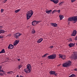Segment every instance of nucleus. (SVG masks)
Instances as JSON below:
<instances>
[{
  "mask_svg": "<svg viewBox=\"0 0 77 77\" xmlns=\"http://www.w3.org/2000/svg\"><path fill=\"white\" fill-rule=\"evenodd\" d=\"M33 14V12L32 10H30L27 12L26 16L27 20H29Z\"/></svg>",
  "mask_w": 77,
  "mask_h": 77,
  "instance_id": "1",
  "label": "nucleus"
},
{
  "mask_svg": "<svg viewBox=\"0 0 77 77\" xmlns=\"http://www.w3.org/2000/svg\"><path fill=\"white\" fill-rule=\"evenodd\" d=\"M31 65L30 64H28L27 65V68L24 69V71L26 73H29L30 72V69L31 68Z\"/></svg>",
  "mask_w": 77,
  "mask_h": 77,
  "instance_id": "2",
  "label": "nucleus"
},
{
  "mask_svg": "<svg viewBox=\"0 0 77 77\" xmlns=\"http://www.w3.org/2000/svg\"><path fill=\"white\" fill-rule=\"evenodd\" d=\"M68 21H74L75 23L77 21V16H73L71 17H69L68 18Z\"/></svg>",
  "mask_w": 77,
  "mask_h": 77,
  "instance_id": "3",
  "label": "nucleus"
},
{
  "mask_svg": "<svg viewBox=\"0 0 77 77\" xmlns=\"http://www.w3.org/2000/svg\"><path fill=\"white\" fill-rule=\"evenodd\" d=\"M63 67H68L71 65V61L70 60L68 61L65 63L63 64Z\"/></svg>",
  "mask_w": 77,
  "mask_h": 77,
  "instance_id": "4",
  "label": "nucleus"
},
{
  "mask_svg": "<svg viewBox=\"0 0 77 77\" xmlns=\"http://www.w3.org/2000/svg\"><path fill=\"white\" fill-rule=\"evenodd\" d=\"M56 57V55L54 54L48 56V58L49 59H54Z\"/></svg>",
  "mask_w": 77,
  "mask_h": 77,
  "instance_id": "5",
  "label": "nucleus"
},
{
  "mask_svg": "<svg viewBox=\"0 0 77 77\" xmlns=\"http://www.w3.org/2000/svg\"><path fill=\"white\" fill-rule=\"evenodd\" d=\"M21 35V33H20L19 32H17L16 33L14 34V36L15 38L17 39V38H18Z\"/></svg>",
  "mask_w": 77,
  "mask_h": 77,
  "instance_id": "6",
  "label": "nucleus"
},
{
  "mask_svg": "<svg viewBox=\"0 0 77 77\" xmlns=\"http://www.w3.org/2000/svg\"><path fill=\"white\" fill-rule=\"evenodd\" d=\"M73 57L74 59H77V53L76 52H74L73 54Z\"/></svg>",
  "mask_w": 77,
  "mask_h": 77,
  "instance_id": "7",
  "label": "nucleus"
},
{
  "mask_svg": "<svg viewBox=\"0 0 77 77\" xmlns=\"http://www.w3.org/2000/svg\"><path fill=\"white\" fill-rule=\"evenodd\" d=\"M20 41L19 40H16L13 43V45L14 46H15V45H17V44L19 43Z\"/></svg>",
  "mask_w": 77,
  "mask_h": 77,
  "instance_id": "8",
  "label": "nucleus"
},
{
  "mask_svg": "<svg viewBox=\"0 0 77 77\" xmlns=\"http://www.w3.org/2000/svg\"><path fill=\"white\" fill-rule=\"evenodd\" d=\"M13 48H14V45L11 44H10L8 47V48L10 49H13Z\"/></svg>",
  "mask_w": 77,
  "mask_h": 77,
  "instance_id": "9",
  "label": "nucleus"
},
{
  "mask_svg": "<svg viewBox=\"0 0 77 77\" xmlns=\"http://www.w3.org/2000/svg\"><path fill=\"white\" fill-rule=\"evenodd\" d=\"M51 2H52L54 3V4H57L59 2V0H51Z\"/></svg>",
  "mask_w": 77,
  "mask_h": 77,
  "instance_id": "10",
  "label": "nucleus"
},
{
  "mask_svg": "<svg viewBox=\"0 0 77 77\" xmlns=\"http://www.w3.org/2000/svg\"><path fill=\"white\" fill-rule=\"evenodd\" d=\"M55 73H56L55 71H50L49 72V74L51 75H54Z\"/></svg>",
  "mask_w": 77,
  "mask_h": 77,
  "instance_id": "11",
  "label": "nucleus"
},
{
  "mask_svg": "<svg viewBox=\"0 0 77 77\" xmlns=\"http://www.w3.org/2000/svg\"><path fill=\"white\" fill-rule=\"evenodd\" d=\"M76 33H77V31H76V30H74L73 31V33L72 34V36H75L76 35Z\"/></svg>",
  "mask_w": 77,
  "mask_h": 77,
  "instance_id": "12",
  "label": "nucleus"
},
{
  "mask_svg": "<svg viewBox=\"0 0 77 77\" xmlns=\"http://www.w3.org/2000/svg\"><path fill=\"white\" fill-rule=\"evenodd\" d=\"M51 24L53 27H56L57 26V24L56 23H52Z\"/></svg>",
  "mask_w": 77,
  "mask_h": 77,
  "instance_id": "13",
  "label": "nucleus"
},
{
  "mask_svg": "<svg viewBox=\"0 0 77 77\" xmlns=\"http://www.w3.org/2000/svg\"><path fill=\"white\" fill-rule=\"evenodd\" d=\"M68 45L69 47H72L74 46V44L72 43H71L69 44Z\"/></svg>",
  "mask_w": 77,
  "mask_h": 77,
  "instance_id": "14",
  "label": "nucleus"
},
{
  "mask_svg": "<svg viewBox=\"0 0 77 77\" xmlns=\"http://www.w3.org/2000/svg\"><path fill=\"white\" fill-rule=\"evenodd\" d=\"M43 40V38H40V39H39L37 41L38 43H41V42H42V41Z\"/></svg>",
  "mask_w": 77,
  "mask_h": 77,
  "instance_id": "15",
  "label": "nucleus"
},
{
  "mask_svg": "<svg viewBox=\"0 0 77 77\" xmlns=\"http://www.w3.org/2000/svg\"><path fill=\"white\" fill-rule=\"evenodd\" d=\"M52 11V10H50L49 11H46V13H47V14H49Z\"/></svg>",
  "mask_w": 77,
  "mask_h": 77,
  "instance_id": "16",
  "label": "nucleus"
},
{
  "mask_svg": "<svg viewBox=\"0 0 77 77\" xmlns=\"http://www.w3.org/2000/svg\"><path fill=\"white\" fill-rule=\"evenodd\" d=\"M32 26H35L36 24V21H35L32 22Z\"/></svg>",
  "mask_w": 77,
  "mask_h": 77,
  "instance_id": "17",
  "label": "nucleus"
},
{
  "mask_svg": "<svg viewBox=\"0 0 77 77\" xmlns=\"http://www.w3.org/2000/svg\"><path fill=\"white\" fill-rule=\"evenodd\" d=\"M59 17L60 18V20H62V18H63L64 17L63 15H60L59 16Z\"/></svg>",
  "mask_w": 77,
  "mask_h": 77,
  "instance_id": "18",
  "label": "nucleus"
},
{
  "mask_svg": "<svg viewBox=\"0 0 77 77\" xmlns=\"http://www.w3.org/2000/svg\"><path fill=\"white\" fill-rule=\"evenodd\" d=\"M5 53V49H3L2 50L1 52H0V54H1V53Z\"/></svg>",
  "mask_w": 77,
  "mask_h": 77,
  "instance_id": "19",
  "label": "nucleus"
},
{
  "mask_svg": "<svg viewBox=\"0 0 77 77\" xmlns=\"http://www.w3.org/2000/svg\"><path fill=\"white\" fill-rule=\"evenodd\" d=\"M5 31L2 30V29H0V34H1V33H5Z\"/></svg>",
  "mask_w": 77,
  "mask_h": 77,
  "instance_id": "20",
  "label": "nucleus"
},
{
  "mask_svg": "<svg viewBox=\"0 0 77 77\" xmlns=\"http://www.w3.org/2000/svg\"><path fill=\"white\" fill-rule=\"evenodd\" d=\"M13 71H10V72H7V74H13Z\"/></svg>",
  "mask_w": 77,
  "mask_h": 77,
  "instance_id": "21",
  "label": "nucleus"
},
{
  "mask_svg": "<svg viewBox=\"0 0 77 77\" xmlns=\"http://www.w3.org/2000/svg\"><path fill=\"white\" fill-rule=\"evenodd\" d=\"M65 57H66V56H65V55H63L62 59L63 60L65 59Z\"/></svg>",
  "mask_w": 77,
  "mask_h": 77,
  "instance_id": "22",
  "label": "nucleus"
},
{
  "mask_svg": "<svg viewBox=\"0 0 77 77\" xmlns=\"http://www.w3.org/2000/svg\"><path fill=\"white\" fill-rule=\"evenodd\" d=\"M21 10L20 9H19L18 10H16L15 11V12L16 13H17V12H18L20 11Z\"/></svg>",
  "mask_w": 77,
  "mask_h": 77,
  "instance_id": "23",
  "label": "nucleus"
},
{
  "mask_svg": "<svg viewBox=\"0 0 77 77\" xmlns=\"http://www.w3.org/2000/svg\"><path fill=\"white\" fill-rule=\"evenodd\" d=\"M63 3H64V2H61L59 4V5L60 6H62V5H63Z\"/></svg>",
  "mask_w": 77,
  "mask_h": 77,
  "instance_id": "24",
  "label": "nucleus"
},
{
  "mask_svg": "<svg viewBox=\"0 0 77 77\" xmlns=\"http://www.w3.org/2000/svg\"><path fill=\"white\" fill-rule=\"evenodd\" d=\"M48 54L47 53L46 54H45L43 56H42V57L44 58V57H46V56H47V55H48Z\"/></svg>",
  "mask_w": 77,
  "mask_h": 77,
  "instance_id": "25",
  "label": "nucleus"
},
{
  "mask_svg": "<svg viewBox=\"0 0 77 77\" xmlns=\"http://www.w3.org/2000/svg\"><path fill=\"white\" fill-rule=\"evenodd\" d=\"M63 55L61 54H59V58H62V56H63Z\"/></svg>",
  "mask_w": 77,
  "mask_h": 77,
  "instance_id": "26",
  "label": "nucleus"
},
{
  "mask_svg": "<svg viewBox=\"0 0 77 77\" xmlns=\"http://www.w3.org/2000/svg\"><path fill=\"white\" fill-rule=\"evenodd\" d=\"M32 33L33 34L35 33V30L34 29L32 30Z\"/></svg>",
  "mask_w": 77,
  "mask_h": 77,
  "instance_id": "27",
  "label": "nucleus"
},
{
  "mask_svg": "<svg viewBox=\"0 0 77 77\" xmlns=\"http://www.w3.org/2000/svg\"><path fill=\"white\" fill-rule=\"evenodd\" d=\"M56 12V10H54L52 12V14H54V13H55V12Z\"/></svg>",
  "mask_w": 77,
  "mask_h": 77,
  "instance_id": "28",
  "label": "nucleus"
},
{
  "mask_svg": "<svg viewBox=\"0 0 77 77\" xmlns=\"http://www.w3.org/2000/svg\"><path fill=\"white\" fill-rule=\"evenodd\" d=\"M71 75L72 77H75V75L74 74H72Z\"/></svg>",
  "mask_w": 77,
  "mask_h": 77,
  "instance_id": "29",
  "label": "nucleus"
},
{
  "mask_svg": "<svg viewBox=\"0 0 77 77\" xmlns=\"http://www.w3.org/2000/svg\"><path fill=\"white\" fill-rule=\"evenodd\" d=\"M0 75H1V76H3L4 75L3 74L2 72H0Z\"/></svg>",
  "mask_w": 77,
  "mask_h": 77,
  "instance_id": "30",
  "label": "nucleus"
},
{
  "mask_svg": "<svg viewBox=\"0 0 77 77\" xmlns=\"http://www.w3.org/2000/svg\"><path fill=\"white\" fill-rule=\"evenodd\" d=\"M53 48V46H51L49 47V48H50V49H51V48Z\"/></svg>",
  "mask_w": 77,
  "mask_h": 77,
  "instance_id": "31",
  "label": "nucleus"
},
{
  "mask_svg": "<svg viewBox=\"0 0 77 77\" xmlns=\"http://www.w3.org/2000/svg\"><path fill=\"white\" fill-rule=\"evenodd\" d=\"M35 22H36V24L38 23H40V22H41V21H35Z\"/></svg>",
  "mask_w": 77,
  "mask_h": 77,
  "instance_id": "32",
  "label": "nucleus"
},
{
  "mask_svg": "<svg viewBox=\"0 0 77 77\" xmlns=\"http://www.w3.org/2000/svg\"><path fill=\"white\" fill-rule=\"evenodd\" d=\"M60 10H58L57 11H56V12H58V13H60Z\"/></svg>",
  "mask_w": 77,
  "mask_h": 77,
  "instance_id": "33",
  "label": "nucleus"
},
{
  "mask_svg": "<svg viewBox=\"0 0 77 77\" xmlns=\"http://www.w3.org/2000/svg\"><path fill=\"white\" fill-rule=\"evenodd\" d=\"M3 11H4V10L3 9H1V12L2 13V12H3Z\"/></svg>",
  "mask_w": 77,
  "mask_h": 77,
  "instance_id": "34",
  "label": "nucleus"
},
{
  "mask_svg": "<svg viewBox=\"0 0 77 77\" xmlns=\"http://www.w3.org/2000/svg\"><path fill=\"white\" fill-rule=\"evenodd\" d=\"M76 0H71L72 3H73L74 2H75Z\"/></svg>",
  "mask_w": 77,
  "mask_h": 77,
  "instance_id": "35",
  "label": "nucleus"
},
{
  "mask_svg": "<svg viewBox=\"0 0 77 77\" xmlns=\"http://www.w3.org/2000/svg\"><path fill=\"white\" fill-rule=\"evenodd\" d=\"M75 41H77V35L76 36V37L75 39Z\"/></svg>",
  "mask_w": 77,
  "mask_h": 77,
  "instance_id": "36",
  "label": "nucleus"
},
{
  "mask_svg": "<svg viewBox=\"0 0 77 77\" xmlns=\"http://www.w3.org/2000/svg\"><path fill=\"white\" fill-rule=\"evenodd\" d=\"M54 75L55 76H57V73H55Z\"/></svg>",
  "mask_w": 77,
  "mask_h": 77,
  "instance_id": "37",
  "label": "nucleus"
},
{
  "mask_svg": "<svg viewBox=\"0 0 77 77\" xmlns=\"http://www.w3.org/2000/svg\"><path fill=\"white\" fill-rule=\"evenodd\" d=\"M69 41H72V39L71 38H69Z\"/></svg>",
  "mask_w": 77,
  "mask_h": 77,
  "instance_id": "38",
  "label": "nucleus"
},
{
  "mask_svg": "<svg viewBox=\"0 0 77 77\" xmlns=\"http://www.w3.org/2000/svg\"><path fill=\"white\" fill-rule=\"evenodd\" d=\"M21 68V66L19 65V69H20V68Z\"/></svg>",
  "mask_w": 77,
  "mask_h": 77,
  "instance_id": "39",
  "label": "nucleus"
},
{
  "mask_svg": "<svg viewBox=\"0 0 77 77\" xmlns=\"http://www.w3.org/2000/svg\"><path fill=\"white\" fill-rule=\"evenodd\" d=\"M2 66H0V72H1V69H2Z\"/></svg>",
  "mask_w": 77,
  "mask_h": 77,
  "instance_id": "40",
  "label": "nucleus"
},
{
  "mask_svg": "<svg viewBox=\"0 0 77 77\" xmlns=\"http://www.w3.org/2000/svg\"><path fill=\"white\" fill-rule=\"evenodd\" d=\"M2 28H3V26H0V29H2Z\"/></svg>",
  "mask_w": 77,
  "mask_h": 77,
  "instance_id": "41",
  "label": "nucleus"
},
{
  "mask_svg": "<svg viewBox=\"0 0 77 77\" xmlns=\"http://www.w3.org/2000/svg\"><path fill=\"white\" fill-rule=\"evenodd\" d=\"M1 71L2 72H5L3 70H2Z\"/></svg>",
  "mask_w": 77,
  "mask_h": 77,
  "instance_id": "42",
  "label": "nucleus"
},
{
  "mask_svg": "<svg viewBox=\"0 0 77 77\" xmlns=\"http://www.w3.org/2000/svg\"><path fill=\"white\" fill-rule=\"evenodd\" d=\"M6 1L5 0L4 1V3H6Z\"/></svg>",
  "mask_w": 77,
  "mask_h": 77,
  "instance_id": "43",
  "label": "nucleus"
},
{
  "mask_svg": "<svg viewBox=\"0 0 77 77\" xmlns=\"http://www.w3.org/2000/svg\"><path fill=\"white\" fill-rule=\"evenodd\" d=\"M8 36H11V34H10L8 35Z\"/></svg>",
  "mask_w": 77,
  "mask_h": 77,
  "instance_id": "44",
  "label": "nucleus"
},
{
  "mask_svg": "<svg viewBox=\"0 0 77 77\" xmlns=\"http://www.w3.org/2000/svg\"><path fill=\"white\" fill-rule=\"evenodd\" d=\"M17 60H18V61H20V59H17Z\"/></svg>",
  "mask_w": 77,
  "mask_h": 77,
  "instance_id": "45",
  "label": "nucleus"
},
{
  "mask_svg": "<svg viewBox=\"0 0 77 77\" xmlns=\"http://www.w3.org/2000/svg\"><path fill=\"white\" fill-rule=\"evenodd\" d=\"M75 71H77V69H75Z\"/></svg>",
  "mask_w": 77,
  "mask_h": 77,
  "instance_id": "46",
  "label": "nucleus"
},
{
  "mask_svg": "<svg viewBox=\"0 0 77 77\" xmlns=\"http://www.w3.org/2000/svg\"><path fill=\"white\" fill-rule=\"evenodd\" d=\"M3 38V36H0V38Z\"/></svg>",
  "mask_w": 77,
  "mask_h": 77,
  "instance_id": "47",
  "label": "nucleus"
},
{
  "mask_svg": "<svg viewBox=\"0 0 77 77\" xmlns=\"http://www.w3.org/2000/svg\"><path fill=\"white\" fill-rule=\"evenodd\" d=\"M20 77H23V76H22V75H20Z\"/></svg>",
  "mask_w": 77,
  "mask_h": 77,
  "instance_id": "48",
  "label": "nucleus"
},
{
  "mask_svg": "<svg viewBox=\"0 0 77 77\" xmlns=\"http://www.w3.org/2000/svg\"><path fill=\"white\" fill-rule=\"evenodd\" d=\"M69 77H72V75H70V76H69Z\"/></svg>",
  "mask_w": 77,
  "mask_h": 77,
  "instance_id": "49",
  "label": "nucleus"
},
{
  "mask_svg": "<svg viewBox=\"0 0 77 77\" xmlns=\"http://www.w3.org/2000/svg\"><path fill=\"white\" fill-rule=\"evenodd\" d=\"M16 77H19V75H17Z\"/></svg>",
  "mask_w": 77,
  "mask_h": 77,
  "instance_id": "50",
  "label": "nucleus"
},
{
  "mask_svg": "<svg viewBox=\"0 0 77 77\" xmlns=\"http://www.w3.org/2000/svg\"><path fill=\"white\" fill-rule=\"evenodd\" d=\"M6 1H7L8 0H5Z\"/></svg>",
  "mask_w": 77,
  "mask_h": 77,
  "instance_id": "51",
  "label": "nucleus"
}]
</instances>
